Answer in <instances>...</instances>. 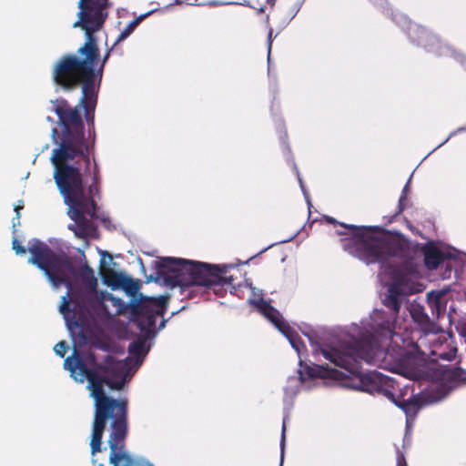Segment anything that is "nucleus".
I'll return each instance as SVG.
<instances>
[{"mask_svg": "<svg viewBox=\"0 0 466 466\" xmlns=\"http://www.w3.org/2000/svg\"><path fill=\"white\" fill-rule=\"evenodd\" d=\"M12 246L17 255H24L26 252L25 247L16 238L13 239Z\"/></svg>", "mask_w": 466, "mask_h": 466, "instance_id": "4be33fe9", "label": "nucleus"}, {"mask_svg": "<svg viewBox=\"0 0 466 466\" xmlns=\"http://www.w3.org/2000/svg\"><path fill=\"white\" fill-rule=\"evenodd\" d=\"M390 344L376 335L368 334L354 339L352 343L341 344L339 348L323 349L316 344L314 350H319L326 360L356 375L360 380L361 390L378 393L388 400H393V392L400 390L394 379L377 371H361L362 362L379 365L388 357L392 360H401L395 358L397 349Z\"/></svg>", "mask_w": 466, "mask_h": 466, "instance_id": "7ed1b4c3", "label": "nucleus"}, {"mask_svg": "<svg viewBox=\"0 0 466 466\" xmlns=\"http://www.w3.org/2000/svg\"><path fill=\"white\" fill-rule=\"evenodd\" d=\"M23 208V205L22 204H18V205H15V212L16 213V219L19 220V218H20V215H19V210Z\"/></svg>", "mask_w": 466, "mask_h": 466, "instance_id": "a878e982", "label": "nucleus"}, {"mask_svg": "<svg viewBox=\"0 0 466 466\" xmlns=\"http://www.w3.org/2000/svg\"><path fill=\"white\" fill-rule=\"evenodd\" d=\"M338 234L342 235V234H344V232L339 231Z\"/></svg>", "mask_w": 466, "mask_h": 466, "instance_id": "7c9ffc66", "label": "nucleus"}, {"mask_svg": "<svg viewBox=\"0 0 466 466\" xmlns=\"http://www.w3.org/2000/svg\"><path fill=\"white\" fill-rule=\"evenodd\" d=\"M381 333L390 339V346H395V358H403L410 354H416L422 359L428 358L435 362L439 360L451 361L455 359L457 349L450 343L443 330H433L427 336L418 337L417 340L409 337V332L404 334L394 333L390 321L386 322L380 328Z\"/></svg>", "mask_w": 466, "mask_h": 466, "instance_id": "6e6552de", "label": "nucleus"}, {"mask_svg": "<svg viewBox=\"0 0 466 466\" xmlns=\"http://www.w3.org/2000/svg\"><path fill=\"white\" fill-rule=\"evenodd\" d=\"M410 37L418 46H421L429 51H433V46L440 44V39L424 27L417 26L412 30Z\"/></svg>", "mask_w": 466, "mask_h": 466, "instance_id": "2eb2a0df", "label": "nucleus"}, {"mask_svg": "<svg viewBox=\"0 0 466 466\" xmlns=\"http://www.w3.org/2000/svg\"><path fill=\"white\" fill-rule=\"evenodd\" d=\"M410 251L411 248L410 247L409 255L402 258L404 261L392 268L390 272L392 283L388 288V295L384 299L383 304L392 311V315L381 322L389 319L395 323V318L400 312L404 297L418 291L415 279L418 278L419 272L411 258L408 259Z\"/></svg>", "mask_w": 466, "mask_h": 466, "instance_id": "9d476101", "label": "nucleus"}, {"mask_svg": "<svg viewBox=\"0 0 466 466\" xmlns=\"http://www.w3.org/2000/svg\"><path fill=\"white\" fill-rule=\"evenodd\" d=\"M119 284L130 296L134 297L133 311L137 313V325L140 331L150 337L157 331L156 321L163 317L167 309L165 297L147 298L138 293V283L127 277H122Z\"/></svg>", "mask_w": 466, "mask_h": 466, "instance_id": "1a4fd4ad", "label": "nucleus"}, {"mask_svg": "<svg viewBox=\"0 0 466 466\" xmlns=\"http://www.w3.org/2000/svg\"><path fill=\"white\" fill-rule=\"evenodd\" d=\"M67 346L65 341L58 342L55 347L54 350L59 357H64L66 351Z\"/></svg>", "mask_w": 466, "mask_h": 466, "instance_id": "412c9836", "label": "nucleus"}, {"mask_svg": "<svg viewBox=\"0 0 466 466\" xmlns=\"http://www.w3.org/2000/svg\"><path fill=\"white\" fill-rule=\"evenodd\" d=\"M165 323H166V320H165V319H163V320L160 322V325H159V327H158V329H163V328L165 327Z\"/></svg>", "mask_w": 466, "mask_h": 466, "instance_id": "bb28decb", "label": "nucleus"}, {"mask_svg": "<svg viewBox=\"0 0 466 466\" xmlns=\"http://www.w3.org/2000/svg\"><path fill=\"white\" fill-rule=\"evenodd\" d=\"M182 2H183V1H181V0H175V4H177V5H178V4H181Z\"/></svg>", "mask_w": 466, "mask_h": 466, "instance_id": "c756f323", "label": "nucleus"}, {"mask_svg": "<svg viewBox=\"0 0 466 466\" xmlns=\"http://www.w3.org/2000/svg\"><path fill=\"white\" fill-rule=\"evenodd\" d=\"M325 219L330 224H339L352 230L350 237L340 239L341 247L344 251L367 265L375 263L383 265L391 258H404L410 253V240L400 233L387 236L377 233L380 231L379 227H357L338 223L330 217H325Z\"/></svg>", "mask_w": 466, "mask_h": 466, "instance_id": "0eeeda50", "label": "nucleus"}, {"mask_svg": "<svg viewBox=\"0 0 466 466\" xmlns=\"http://www.w3.org/2000/svg\"><path fill=\"white\" fill-rule=\"evenodd\" d=\"M59 124L64 127L63 137L56 138L57 129H52L54 142L58 145L51 156L55 167L54 179L68 206L67 214L74 221L68 225L77 238L96 234L94 218H100L94 197L99 193L100 171L95 159L91 160L90 147L84 140L80 108L86 110L88 125L94 126V109H87L80 99L78 106L71 108L64 99L52 101Z\"/></svg>", "mask_w": 466, "mask_h": 466, "instance_id": "f257e3e1", "label": "nucleus"}, {"mask_svg": "<svg viewBox=\"0 0 466 466\" xmlns=\"http://www.w3.org/2000/svg\"><path fill=\"white\" fill-rule=\"evenodd\" d=\"M264 318L268 319L281 333L288 331L289 324L283 319L282 314L264 299Z\"/></svg>", "mask_w": 466, "mask_h": 466, "instance_id": "dca6fc26", "label": "nucleus"}, {"mask_svg": "<svg viewBox=\"0 0 466 466\" xmlns=\"http://www.w3.org/2000/svg\"><path fill=\"white\" fill-rule=\"evenodd\" d=\"M93 463L96 464V460H92Z\"/></svg>", "mask_w": 466, "mask_h": 466, "instance_id": "2f4dec72", "label": "nucleus"}, {"mask_svg": "<svg viewBox=\"0 0 466 466\" xmlns=\"http://www.w3.org/2000/svg\"><path fill=\"white\" fill-rule=\"evenodd\" d=\"M282 334L288 339L298 354L300 355L306 347L299 334L291 327L289 328L288 331H284Z\"/></svg>", "mask_w": 466, "mask_h": 466, "instance_id": "a211bd4d", "label": "nucleus"}, {"mask_svg": "<svg viewBox=\"0 0 466 466\" xmlns=\"http://www.w3.org/2000/svg\"><path fill=\"white\" fill-rule=\"evenodd\" d=\"M249 303L260 314H262V298L250 299Z\"/></svg>", "mask_w": 466, "mask_h": 466, "instance_id": "5701e85b", "label": "nucleus"}, {"mask_svg": "<svg viewBox=\"0 0 466 466\" xmlns=\"http://www.w3.org/2000/svg\"><path fill=\"white\" fill-rule=\"evenodd\" d=\"M410 317L414 323L417 325L415 330L410 331L408 329H405L403 331H400V328L399 330H396V326H394V322L391 320H386L384 322H380L377 324V328L375 329V335L379 337L381 340L386 341L387 343H390V339L389 337L383 335L380 331V328L383 324L388 321L391 322L392 329L394 333L404 334L405 332H409V337L413 338V340H417L418 337L427 336L428 333L432 332L433 330H439L440 326L431 320L428 314L425 312V309L423 306L418 303H412L409 309Z\"/></svg>", "mask_w": 466, "mask_h": 466, "instance_id": "9b49d317", "label": "nucleus"}, {"mask_svg": "<svg viewBox=\"0 0 466 466\" xmlns=\"http://www.w3.org/2000/svg\"><path fill=\"white\" fill-rule=\"evenodd\" d=\"M283 461L281 460L279 462V466H282Z\"/></svg>", "mask_w": 466, "mask_h": 466, "instance_id": "72a5a7b5", "label": "nucleus"}, {"mask_svg": "<svg viewBox=\"0 0 466 466\" xmlns=\"http://www.w3.org/2000/svg\"><path fill=\"white\" fill-rule=\"evenodd\" d=\"M233 264L210 265L171 257L158 261L157 275L170 288L178 287L180 294L193 299L212 291L222 296L224 286H232L234 276L229 269Z\"/></svg>", "mask_w": 466, "mask_h": 466, "instance_id": "20e7f679", "label": "nucleus"}, {"mask_svg": "<svg viewBox=\"0 0 466 466\" xmlns=\"http://www.w3.org/2000/svg\"><path fill=\"white\" fill-rule=\"evenodd\" d=\"M154 11H149L146 14H143L139 15L137 18L131 21L124 30L121 31L119 35L117 36L116 42L113 45V47H115L116 45H118L120 42L124 41L126 38H127L133 31L136 29V27L138 25V24L146 18L147 15H151Z\"/></svg>", "mask_w": 466, "mask_h": 466, "instance_id": "f3484780", "label": "nucleus"}, {"mask_svg": "<svg viewBox=\"0 0 466 466\" xmlns=\"http://www.w3.org/2000/svg\"><path fill=\"white\" fill-rule=\"evenodd\" d=\"M109 5L108 0H79L76 25H83L87 31L103 26Z\"/></svg>", "mask_w": 466, "mask_h": 466, "instance_id": "f8f14e48", "label": "nucleus"}, {"mask_svg": "<svg viewBox=\"0 0 466 466\" xmlns=\"http://www.w3.org/2000/svg\"><path fill=\"white\" fill-rule=\"evenodd\" d=\"M95 400V418L91 434V453L100 451L102 436L106 420L112 419L108 444L111 450L109 461L114 466H154L143 459L135 460L124 450L127 432V402L117 401L106 395H90Z\"/></svg>", "mask_w": 466, "mask_h": 466, "instance_id": "423d86ee", "label": "nucleus"}, {"mask_svg": "<svg viewBox=\"0 0 466 466\" xmlns=\"http://www.w3.org/2000/svg\"><path fill=\"white\" fill-rule=\"evenodd\" d=\"M256 10H257L258 14L262 13V7L261 6L260 7H256Z\"/></svg>", "mask_w": 466, "mask_h": 466, "instance_id": "c85d7f7f", "label": "nucleus"}, {"mask_svg": "<svg viewBox=\"0 0 466 466\" xmlns=\"http://www.w3.org/2000/svg\"><path fill=\"white\" fill-rule=\"evenodd\" d=\"M309 339L311 341V343L313 344V341H312V339L311 337H309Z\"/></svg>", "mask_w": 466, "mask_h": 466, "instance_id": "473e14b6", "label": "nucleus"}, {"mask_svg": "<svg viewBox=\"0 0 466 466\" xmlns=\"http://www.w3.org/2000/svg\"><path fill=\"white\" fill-rule=\"evenodd\" d=\"M390 400L405 412L407 423L415 420L421 408L420 400L414 395L408 400H400L393 392V400Z\"/></svg>", "mask_w": 466, "mask_h": 466, "instance_id": "4468645a", "label": "nucleus"}, {"mask_svg": "<svg viewBox=\"0 0 466 466\" xmlns=\"http://www.w3.org/2000/svg\"><path fill=\"white\" fill-rule=\"evenodd\" d=\"M309 375L312 378H324L329 374V369L324 366L317 365L309 369Z\"/></svg>", "mask_w": 466, "mask_h": 466, "instance_id": "6ab92c4d", "label": "nucleus"}, {"mask_svg": "<svg viewBox=\"0 0 466 466\" xmlns=\"http://www.w3.org/2000/svg\"><path fill=\"white\" fill-rule=\"evenodd\" d=\"M420 251L424 256V264L430 270L436 269L448 257L433 241L422 245Z\"/></svg>", "mask_w": 466, "mask_h": 466, "instance_id": "ddd939ff", "label": "nucleus"}, {"mask_svg": "<svg viewBox=\"0 0 466 466\" xmlns=\"http://www.w3.org/2000/svg\"><path fill=\"white\" fill-rule=\"evenodd\" d=\"M267 3H268V5H270L271 6H273V5H274V4H275V0H267Z\"/></svg>", "mask_w": 466, "mask_h": 466, "instance_id": "cd10ccee", "label": "nucleus"}, {"mask_svg": "<svg viewBox=\"0 0 466 466\" xmlns=\"http://www.w3.org/2000/svg\"><path fill=\"white\" fill-rule=\"evenodd\" d=\"M73 26L80 27L86 34V42L78 49V53L83 58L79 59L76 56L62 57L54 67L53 78L56 85L65 88H70L76 83L82 82V103L87 109H94L96 105L97 90L102 78L103 67L114 47L112 46L106 51L99 68L96 69L99 50L94 34L99 31L102 26L89 31L83 25H76V22Z\"/></svg>", "mask_w": 466, "mask_h": 466, "instance_id": "39448f33", "label": "nucleus"}, {"mask_svg": "<svg viewBox=\"0 0 466 466\" xmlns=\"http://www.w3.org/2000/svg\"><path fill=\"white\" fill-rule=\"evenodd\" d=\"M406 188H407V186H405V187H404V189L402 191V194H401V196L400 197V199H399L398 214L401 213L404 210V208H405V202L407 200Z\"/></svg>", "mask_w": 466, "mask_h": 466, "instance_id": "b1692460", "label": "nucleus"}, {"mask_svg": "<svg viewBox=\"0 0 466 466\" xmlns=\"http://www.w3.org/2000/svg\"><path fill=\"white\" fill-rule=\"evenodd\" d=\"M28 250L31 254L28 262L43 270L55 288L61 285L67 288L66 294L62 298L59 311L64 316L71 334L82 331L81 327L89 318L103 319L123 312L125 304L120 299L96 289L97 279L89 267L81 269L82 289L71 297L70 280L75 275V268L68 258L56 254L46 243L38 239H32L29 242Z\"/></svg>", "mask_w": 466, "mask_h": 466, "instance_id": "f03ea898", "label": "nucleus"}, {"mask_svg": "<svg viewBox=\"0 0 466 466\" xmlns=\"http://www.w3.org/2000/svg\"><path fill=\"white\" fill-rule=\"evenodd\" d=\"M271 46H272V30L270 29L268 35V75L271 73Z\"/></svg>", "mask_w": 466, "mask_h": 466, "instance_id": "aec40b11", "label": "nucleus"}, {"mask_svg": "<svg viewBox=\"0 0 466 466\" xmlns=\"http://www.w3.org/2000/svg\"><path fill=\"white\" fill-rule=\"evenodd\" d=\"M397 466H408L406 458L401 451L397 450Z\"/></svg>", "mask_w": 466, "mask_h": 466, "instance_id": "393cba45", "label": "nucleus"}]
</instances>
